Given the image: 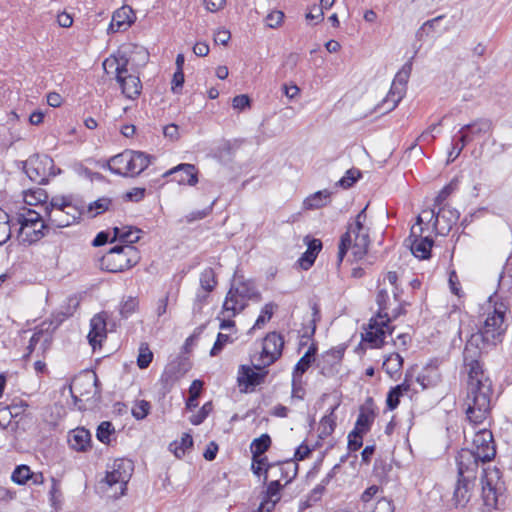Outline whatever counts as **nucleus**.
Returning a JSON list of instances; mask_svg holds the SVG:
<instances>
[{
    "label": "nucleus",
    "mask_w": 512,
    "mask_h": 512,
    "mask_svg": "<svg viewBox=\"0 0 512 512\" xmlns=\"http://www.w3.org/2000/svg\"><path fill=\"white\" fill-rule=\"evenodd\" d=\"M464 367L468 374L467 396L464 401L466 415L471 423L481 424L490 414L492 383L485 376L480 360L465 364Z\"/></svg>",
    "instance_id": "f257e3e1"
},
{
    "label": "nucleus",
    "mask_w": 512,
    "mask_h": 512,
    "mask_svg": "<svg viewBox=\"0 0 512 512\" xmlns=\"http://www.w3.org/2000/svg\"><path fill=\"white\" fill-rule=\"evenodd\" d=\"M366 205L356 216L354 224H349L347 231L341 236L338 250V261L341 263L348 250H352L355 260H361L368 252L370 245L369 228L364 225L367 215Z\"/></svg>",
    "instance_id": "f03ea898"
},
{
    "label": "nucleus",
    "mask_w": 512,
    "mask_h": 512,
    "mask_svg": "<svg viewBox=\"0 0 512 512\" xmlns=\"http://www.w3.org/2000/svg\"><path fill=\"white\" fill-rule=\"evenodd\" d=\"M496 456V445L490 430L478 431L472 442V449L463 448L456 456V463L461 464L470 472L478 471L479 463L492 461Z\"/></svg>",
    "instance_id": "7ed1b4c3"
},
{
    "label": "nucleus",
    "mask_w": 512,
    "mask_h": 512,
    "mask_svg": "<svg viewBox=\"0 0 512 512\" xmlns=\"http://www.w3.org/2000/svg\"><path fill=\"white\" fill-rule=\"evenodd\" d=\"M47 221L57 228L70 226L85 214V203L82 200L72 201L71 197H53L45 208Z\"/></svg>",
    "instance_id": "20e7f679"
},
{
    "label": "nucleus",
    "mask_w": 512,
    "mask_h": 512,
    "mask_svg": "<svg viewBox=\"0 0 512 512\" xmlns=\"http://www.w3.org/2000/svg\"><path fill=\"white\" fill-rule=\"evenodd\" d=\"M261 298L253 281H241L229 289L223 303V312H230L229 317H235L247 307L249 300L259 302Z\"/></svg>",
    "instance_id": "39448f33"
},
{
    "label": "nucleus",
    "mask_w": 512,
    "mask_h": 512,
    "mask_svg": "<svg viewBox=\"0 0 512 512\" xmlns=\"http://www.w3.org/2000/svg\"><path fill=\"white\" fill-rule=\"evenodd\" d=\"M489 303H492V297L489 298ZM490 308H492V311H488L483 325L476 334L482 336V339L488 345H496L502 341L507 328V325H505L507 306L503 302H494L493 305L489 304Z\"/></svg>",
    "instance_id": "423d86ee"
},
{
    "label": "nucleus",
    "mask_w": 512,
    "mask_h": 512,
    "mask_svg": "<svg viewBox=\"0 0 512 512\" xmlns=\"http://www.w3.org/2000/svg\"><path fill=\"white\" fill-rule=\"evenodd\" d=\"M149 61V52L141 45L127 43L120 46L115 54L103 62L104 69L112 68L114 64L127 67L132 72H139Z\"/></svg>",
    "instance_id": "0eeeda50"
},
{
    "label": "nucleus",
    "mask_w": 512,
    "mask_h": 512,
    "mask_svg": "<svg viewBox=\"0 0 512 512\" xmlns=\"http://www.w3.org/2000/svg\"><path fill=\"white\" fill-rule=\"evenodd\" d=\"M139 252L132 245H116L100 261L101 268L111 273L122 272L135 266L139 261Z\"/></svg>",
    "instance_id": "6e6552de"
},
{
    "label": "nucleus",
    "mask_w": 512,
    "mask_h": 512,
    "mask_svg": "<svg viewBox=\"0 0 512 512\" xmlns=\"http://www.w3.org/2000/svg\"><path fill=\"white\" fill-rule=\"evenodd\" d=\"M481 483L482 499L485 507L489 511L496 509L499 498L502 497L506 491L500 470L496 467L493 469H484Z\"/></svg>",
    "instance_id": "1a4fd4ad"
},
{
    "label": "nucleus",
    "mask_w": 512,
    "mask_h": 512,
    "mask_svg": "<svg viewBox=\"0 0 512 512\" xmlns=\"http://www.w3.org/2000/svg\"><path fill=\"white\" fill-rule=\"evenodd\" d=\"M24 171L29 179L37 184H47L51 176L60 173L56 171L53 159L48 155L35 154L24 163Z\"/></svg>",
    "instance_id": "9d476101"
},
{
    "label": "nucleus",
    "mask_w": 512,
    "mask_h": 512,
    "mask_svg": "<svg viewBox=\"0 0 512 512\" xmlns=\"http://www.w3.org/2000/svg\"><path fill=\"white\" fill-rule=\"evenodd\" d=\"M457 468L459 478L453 493L452 501L455 507L463 508L471 499L472 490L475 486L477 470L470 472L465 467H462L461 464H457Z\"/></svg>",
    "instance_id": "9b49d317"
},
{
    "label": "nucleus",
    "mask_w": 512,
    "mask_h": 512,
    "mask_svg": "<svg viewBox=\"0 0 512 512\" xmlns=\"http://www.w3.org/2000/svg\"><path fill=\"white\" fill-rule=\"evenodd\" d=\"M134 471V464L130 459H115L106 473L105 481L109 486L120 485V495H124L127 483Z\"/></svg>",
    "instance_id": "f8f14e48"
},
{
    "label": "nucleus",
    "mask_w": 512,
    "mask_h": 512,
    "mask_svg": "<svg viewBox=\"0 0 512 512\" xmlns=\"http://www.w3.org/2000/svg\"><path fill=\"white\" fill-rule=\"evenodd\" d=\"M116 73V81L119 83L122 93L128 99H136L142 91V83L139 77V72H132L127 67H120L114 64Z\"/></svg>",
    "instance_id": "ddd939ff"
},
{
    "label": "nucleus",
    "mask_w": 512,
    "mask_h": 512,
    "mask_svg": "<svg viewBox=\"0 0 512 512\" xmlns=\"http://www.w3.org/2000/svg\"><path fill=\"white\" fill-rule=\"evenodd\" d=\"M390 322V317H386L385 319L378 317L371 318L368 329L365 333H362V340L370 343L373 348L382 347L385 343L386 333H392V329L389 326Z\"/></svg>",
    "instance_id": "4468645a"
},
{
    "label": "nucleus",
    "mask_w": 512,
    "mask_h": 512,
    "mask_svg": "<svg viewBox=\"0 0 512 512\" xmlns=\"http://www.w3.org/2000/svg\"><path fill=\"white\" fill-rule=\"evenodd\" d=\"M423 214H430V220L434 219V226L442 235L449 233L460 217L456 209L446 205L438 207L437 212L432 209L423 211Z\"/></svg>",
    "instance_id": "2eb2a0df"
},
{
    "label": "nucleus",
    "mask_w": 512,
    "mask_h": 512,
    "mask_svg": "<svg viewBox=\"0 0 512 512\" xmlns=\"http://www.w3.org/2000/svg\"><path fill=\"white\" fill-rule=\"evenodd\" d=\"M284 339L281 334L277 332H270L263 340V348L261 353V360L263 366H270L277 361L283 351Z\"/></svg>",
    "instance_id": "dca6fc26"
},
{
    "label": "nucleus",
    "mask_w": 512,
    "mask_h": 512,
    "mask_svg": "<svg viewBox=\"0 0 512 512\" xmlns=\"http://www.w3.org/2000/svg\"><path fill=\"white\" fill-rule=\"evenodd\" d=\"M492 127V122L489 119H477L460 128L458 141L468 145L469 143L490 134Z\"/></svg>",
    "instance_id": "f3484780"
},
{
    "label": "nucleus",
    "mask_w": 512,
    "mask_h": 512,
    "mask_svg": "<svg viewBox=\"0 0 512 512\" xmlns=\"http://www.w3.org/2000/svg\"><path fill=\"white\" fill-rule=\"evenodd\" d=\"M422 231V227H419L417 231L416 227L413 226L411 228L409 240L411 241L410 249L412 254L419 259L425 260L431 257V249L434 241L429 236L422 237Z\"/></svg>",
    "instance_id": "a211bd4d"
},
{
    "label": "nucleus",
    "mask_w": 512,
    "mask_h": 512,
    "mask_svg": "<svg viewBox=\"0 0 512 512\" xmlns=\"http://www.w3.org/2000/svg\"><path fill=\"white\" fill-rule=\"evenodd\" d=\"M70 386L79 392L81 397L87 396L91 393V390H93L92 397L95 401H99L101 398L100 383L96 374H84L76 378Z\"/></svg>",
    "instance_id": "6ab92c4d"
},
{
    "label": "nucleus",
    "mask_w": 512,
    "mask_h": 512,
    "mask_svg": "<svg viewBox=\"0 0 512 512\" xmlns=\"http://www.w3.org/2000/svg\"><path fill=\"white\" fill-rule=\"evenodd\" d=\"M344 348H332L322 355L317 366L320 369V374L325 377H331L337 372V365L341 362L344 356Z\"/></svg>",
    "instance_id": "aec40b11"
},
{
    "label": "nucleus",
    "mask_w": 512,
    "mask_h": 512,
    "mask_svg": "<svg viewBox=\"0 0 512 512\" xmlns=\"http://www.w3.org/2000/svg\"><path fill=\"white\" fill-rule=\"evenodd\" d=\"M264 366L263 368L260 366H256V369L258 371H254L248 366L242 365L239 370L238 375V383L239 386L244 385L245 391H247L248 388H254L260 384H262L265 380V377L268 374V371L265 370Z\"/></svg>",
    "instance_id": "412c9836"
},
{
    "label": "nucleus",
    "mask_w": 512,
    "mask_h": 512,
    "mask_svg": "<svg viewBox=\"0 0 512 512\" xmlns=\"http://www.w3.org/2000/svg\"><path fill=\"white\" fill-rule=\"evenodd\" d=\"M376 412L372 398H367L365 403L360 407L359 414L355 423L354 430L366 434L370 431L375 420Z\"/></svg>",
    "instance_id": "4be33fe9"
},
{
    "label": "nucleus",
    "mask_w": 512,
    "mask_h": 512,
    "mask_svg": "<svg viewBox=\"0 0 512 512\" xmlns=\"http://www.w3.org/2000/svg\"><path fill=\"white\" fill-rule=\"evenodd\" d=\"M130 155V150H125L111 157L102 165V168L109 169L113 174L122 177H130Z\"/></svg>",
    "instance_id": "5701e85b"
},
{
    "label": "nucleus",
    "mask_w": 512,
    "mask_h": 512,
    "mask_svg": "<svg viewBox=\"0 0 512 512\" xmlns=\"http://www.w3.org/2000/svg\"><path fill=\"white\" fill-rule=\"evenodd\" d=\"M486 345L488 344L482 339V336H479L476 333L471 334L470 338L466 341L463 350L464 365L480 360L482 350Z\"/></svg>",
    "instance_id": "b1692460"
},
{
    "label": "nucleus",
    "mask_w": 512,
    "mask_h": 512,
    "mask_svg": "<svg viewBox=\"0 0 512 512\" xmlns=\"http://www.w3.org/2000/svg\"><path fill=\"white\" fill-rule=\"evenodd\" d=\"M133 11L128 6H123L113 13L111 23L107 29L108 34L127 30L133 23Z\"/></svg>",
    "instance_id": "393cba45"
},
{
    "label": "nucleus",
    "mask_w": 512,
    "mask_h": 512,
    "mask_svg": "<svg viewBox=\"0 0 512 512\" xmlns=\"http://www.w3.org/2000/svg\"><path fill=\"white\" fill-rule=\"evenodd\" d=\"M89 343L95 348L106 338V319L103 314L95 315L90 321Z\"/></svg>",
    "instance_id": "a878e982"
},
{
    "label": "nucleus",
    "mask_w": 512,
    "mask_h": 512,
    "mask_svg": "<svg viewBox=\"0 0 512 512\" xmlns=\"http://www.w3.org/2000/svg\"><path fill=\"white\" fill-rule=\"evenodd\" d=\"M406 89L399 84L392 82L389 93L386 98L377 106V109L380 111L383 109V113L390 112L394 110L398 103L401 101L405 94Z\"/></svg>",
    "instance_id": "bb28decb"
},
{
    "label": "nucleus",
    "mask_w": 512,
    "mask_h": 512,
    "mask_svg": "<svg viewBox=\"0 0 512 512\" xmlns=\"http://www.w3.org/2000/svg\"><path fill=\"white\" fill-rule=\"evenodd\" d=\"M130 177L140 175L155 159L154 156L149 155L142 151L130 150Z\"/></svg>",
    "instance_id": "cd10ccee"
},
{
    "label": "nucleus",
    "mask_w": 512,
    "mask_h": 512,
    "mask_svg": "<svg viewBox=\"0 0 512 512\" xmlns=\"http://www.w3.org/2000/svg\"><path fill=\"white\" fill-rule=\"evenodd\" d=\"M322 249V242L313 238L307 241V250L299 258L298 262L302 269L308 270L315 262L317 255Z\"/></svg>",
    "instance_id": "c85d7f7f"
},
{
    "label": "nucleus",
    "mask_w": 512,
    "mask_h": 512,
    "mask_svg": "<svg viewBox=\"0 0 512 512\" xmlns=\"http://www.w3.org/2000/svg\"><path fill=\"white\" fill-rule=\"evenodd\" d=\"M91 441V435L85 428H77L69 437V445L75 451H86Z\"/></svg>",
    "instance_id": "c756f323"
},
{
    "label": "nucleus",
    "mask_w": 512,
    "mask_h": 512,
    "mask_svg": "<svg viewBox=\"0 0 512 512\" xmlns=\"http://www.w3.org/2000/svg\"><path fill=\"white\" fill-rule=\"evenodd\" d=\"M330 195V191L326 189L317 191L304 200L303 206L307 210L322 208L328 204Z\"/></svg>",
    "instance_id": "7c9ffc66"
},
{
    "label": "nucleus",
    "mask_w": 512,
    "mask_h": 512,
    "mask_svg": "<svg viewBox=\"0 0 512 512\" xmlns=\"http://www.w3.org/2000/svg\"><path fill=\"white\" fill-rule=\"evenodd\" d=\"M113 209V201L109 197H101L87 206L85 205V213L89 214L91 218H94L106 211Z\"/></svg>",
    "instance_id": "2f4dec72"
},
{
    "label": "nucleus",
    "mask_w": 512,
    "mask_h": 512,
    "mask_svg": "<svg viewBox=\"0 0 512 512\" xmlns=\"http://www.w3.org/2000/svg\"><path fill=\"white\" fill-rule=\"evenodd\" d=\"M17 223L20 224V234L23 235L25 230H28L30 226H38L40 223H45L42 220L41 215L31 209H28L25 214H19Z\"/></svg>",
    "instance_id": "473e14b6"
},
{
    "label": "nucleus",
    "mask_w": 512,
    "mask_h": 512,
    "mask_svg": "<svg viewBox=\"0 0 512 512\" xmlns=\"http://www.w3.org/2000/svg\"><path fill=\"white\" fill-rule=\"evenodd\" d=\"M140 232L141 231L139 229H134L132 227L113 228L114 239L128 243L127 245H132L133 243L138 242L140 239Z\"/></svg>",
    "instance_id": "72a5a7b5"
},
{
    "label": "nucleus",
    "mask_w": 512,
    "mask_h": 512,
    "mask_svg": "<svg viewBox=\"0 0 512 512\" xmlns=\"http://www.w3.org/2000/svg\"><path fill=\"white\" fill-rule=\"evenodd\" d=\"M316 353L317 348L312 344L295 365L293 373L296 375H303L315 361Z\"/></svg>",
    "instance_id": "f704fd0d"
},
{
    "label": "nucleus",
    "mask_w": 512,
    "mask_h": 512,
    "mask_svg": "<svg viewBox=\"0 0 512 512\" xmlns=\"http://www.w3.org/2000/svg\"><path fill=\"white\" fill-rule=\"evenodd\" d=\"M271 443V437L266 433L252 441L250 444V450L252 457H254V462H257V457L259 458V456L264 455V453L269 450Z\"/></svg>",
    "instance_id": "c9c22d12"
},
{
    "label": "nucleus",
    "mask_w": 512,
    "mask_h": 512,
    "mask_svg": "<svg viewBox=\"0 0 512 512\" xmlns=\"http://www.w3.org/2000/svg\"><path fill=\"white\" fill-rule=\"evenodd\" d=\"M338 408V404L331 407L328 414H326L320 421V437L324 438L330 436L336 427V415L335 410Z\"/></svg>",
    "instance_id": "e433bc0d"
},
{
    "label": "nucleus",
    "mask_w": 512,
    "mask_h": 512,
    "mask_svg": "<svg viewBox=\"0 0 512 512\" xmlns=\"http://www.w3.org/2000/svg\"><path fill=\"white\" fill-rule=\"evenodd\" d=\"M179 185L195 186L198 183V171L195 165L193 169L188 171L186 169L178 170V173L172 179Z\"/></svg>",
    "instance_id": "4c0bfd02"
},
{
    "label": "nucleus",
    "mask_w": 512,
    "mask_h": 512,
    "mask_svg": "<svg viewBox=\"0 0 512 512\" xmlns=\"http://www.w3.org/2000/svg\"><path fill=\"white\" fill-rule=\"evenodd\" d=\"M279 466V477L287 479L285 485L289 484L298 473V464L294 460L285 461L282 463H276Z\"/></svg>",
    "instance_id": "58836bf2"
},
{
    "label": "nucleus",
    "mask_w": 512,
    "mask_h": 512,
    "mask_svg": "<svg viewBox=\"0 0 512 512\" xmlns=\"http://www.w3.org/2000/svg\"><path fill=\"white\" fill-rule=\"evenodd\" d=\"M193 446V438L190 434L184 433L181 437L180 442H173L170 444V450L175 454L177 458H182L188 449Z\"/></svg>",
    "instance_id": "ea45409f"
},
{
    "label": "nucleus",
    "mask_w": 512,
    "mask_h": 512,
    "mask_svg": "<svg viewBox=\"0 0 512 512\" xmlns=\"http://www.w3.org/2000/svg\"><path fill=\"white\" fill-rule=\"evenodd\" d=\"M402 366H403L402 356L398 353H392L385 359V361L383 362L382 368L390 377H393L394 374H396L400 371Z\"/></svg>",
    "instance_id": "a19ab883"
},
{
    "label": "nucleus",
    "mask_w": 512,
    "mask_h": 512,
    "mask_svg": "<svg viewBox=\"0 0 512 512\" xmlns=\"http://www.w3.org/2000/svg\"><path fill=\"white\" fill-rule=\"evenodd\" d=\"M203 381L201 380H194L189 388V397L186 400V409L193 410L198 406V397L201 394L202 388H203Z\"/></svg>",
    "instance_id": "79ce46f5"
},
{
    "label": "nucleus",
    "mask_w": 512,
    "mask_h": 512,
    "mask_svg": "<svg viewBox=\"0 0 512 512\" xmlns=\"http://www.w3.org/2000/svg\"><path fill=\"white\" fill-rule=\"evenodd\" d=\"M217 284L214 270L210 267L204 269L200 275V286L202 290L212 292Z\"/></svg>",
    "instance_id": "37998d69"
},
{
    "label": "nucleus",
    "mask_w": 512,
    "mask_h": 512,
    "mask_svg": "<svg viewBox=\"0 0 512 512\" xmlns=\"http://www.w3.org/2000/svg\"><path fill=\"white\" fill-rule=\"evenodd\" d=\"M376 302L378 305V312L375 317L383 318L390 317L388 310L389 295L385 289H380L376 296Z\"/></svg>",
    "instance_id": "c03bdc74"
},
{
    "label": "nucleus",
    "mask_w": 512,
    "mask_h": 512,
    "mask_svg": "<svg viewBox=\"0 0 512 512\" xmlns=\"http://www.w3.org/2000/svg\"><path fill=\"white\" fill-rule=\"evenodd\" d=\"M44 228H46L45 223H40V225L38 226H30V228L28 230H25L23 233L25 234L23 241L29 244L39 241L45 235L43 232Z\"/></svg>",
    "instance_id": "a18cd8bd"
},
{
    "label": "nucleus",
    "mask_w": 512,
    "mask_h": 512,
    "mask_svg": "<svg viewBox=\"0 0 512 512\" xmlns=\"http://www.w3.org/2000/svg\"><path fill=\"white\" fill-rule=\"evenodd\" d=\"M114 431L115 429L111 422L103 421L97 428L96 437L100 442L109 444L110 436L112 433H114Z\"/></svg>",
    "instance_id": "49530a36"
},
{
    "label": "nucleus",
    "mask_w": 512,
    "mask_h": 512,
    "mask_svg": "<svg viewBox=\"0 0 512 512\" xmlns=\"http://www.w3.org/2000/svg\"><path fill=\"white\" fill-rule=\"evenodd\" d=\"M457 189V180H452L449 184L444 186L438 193L434 200V206H444V201Z\"/></svg>",
    "instance_id": "de8ad7c7"
},
{
    "label": "nucleus",
    "mask_w": 512,
    "mask_h": 512,
    "mask_svg": "<svg viewBox=\"0 0 512 512\" xmlns=\"http://www.w3.org/2000/svg\"><path fill=\"white\" fill-rule=\"evenodd\" d=\"M274 307H276L274 303L265 304L251 330L260 329L267 321H269L273 316Z\"/></svg>",
    "instance_id": "09e8293b"
},
{
    "label": "nucleus",
    "mask_w": 512,
    "mask_h": 512,
    "mask_svg": "<svg viewBox=\"0 0 512 512\" xmlns=\"http://www.w3.org/2000/svg\"><path fill=\"white\" fill-rule=\"evenodd\" d=\"M360 176L361 172L358 169H349L337 184L344 189L350 188L356 183Z\"/></svg>",
    "instance_id": "8fccbe9b"
},
{
    "label": "nucleus",
    "mask_w": 512,
    "mask_h": 512,
    "mask_svg": "<svg viewBox=\"0 0 512 512\" xmlns=\"http://www.w3.org/2000/svg\"><path fill=\"white\" fill-rule=\"evenodd\" d=\"M153 359V353L149 349L147 344H141L139 349V355L137 358V365L140 369L147 368Z\"/></svg>",
    "instance_id": "3c124183"
},
{
    "label": "nucleus",
    "mask_w": 512,
    "mask_h": 512,
    "mask_svg": "<svg viewBox=\"0 0 512 512\" xmlns=\"http://www.w3.org/2000/svg\"><path fill=\"white\" fill-rule=\"evenodd\" d=\"M151 409V404L146 400L137 401L132 407V415L137 420H142L147 417Z\"/></svg>",
    "instance_id": "603ef678"
},
{
    "label": "nucleus",
    "mask_w": 512,
    "mask_h": 512,
    "mask_svg": "<svg viewBox=\"0 0 512 512\" xmlns=\"http://www.w3.org/2000/svg\"><path fill=\"white\" fill-rule=\"evenodd\" d=\"M212 410H213L212 402H210V401L206 402L196 414H194L190 417L189 420H190L191 424L200 425L201 423L204 422V420L208 417V415L211 413Z\"/></svg>",
    "instance_id": "864d4df0"
},
{
    "label": "nucleus",
    "mask_w": 512,
    "mask_h": 512,
    "mask_svg": "<svg viewBox=\"0 0 512 512\" xmlns=\"http://www.w3.org/2000/svg\"><path fill=\"white\" fill-rule=\"evenodd\" d=\"M30 468L26 465H20L15 468V470L12 473L11 479L13 482L17 484H25L28 479L30 478Z\"/></svg>",
    "instance_id": "5fc2aeb1"
},
{
    "label": "nucleus",
    "mask_w": 512,
    "mask_h": 512,
    "mask_svg": "<svg viewBox=\"0 0 512 512\" xmlns=\"http://www.w3.org/2000/svg\"><path fill=\"white\" fill-rule=\"evenodd\" d=\"M233 340L231 337L224 333H218L216 341L210 350V356L215 357L217 356L225 347L227 343H231Z\"/></svg>",
    "instance_id": "6e6d98bb"
},
{
    "label": "nucleus",
    "mask_w": 512,
    "mask_h": 512,
    "mask_svg": "<svg viewBox=\"0 0 512 512\" xmlns=\"http://www.w3.org/2000/svg\"><path fill=\"white\" fill-rule=\"evenodd\" d=\"M364 433H360L357 430H352L348 435V449L349 451H357L363 445V436Z\"/></svg>",
    "instance_id": "4d7b16f0"
},
{
    "label": "nucleus",
    "mask_w": 512,
    "mask_h": 512,
    "mask_svg": "<svg viewBox=\"0 0 512 512\" xmlns=\"http://www.w3.org/2000/svg\"><path fill=\"white\" fill-rule=\"evenodd\" d=\"M305 396L302 375H292V397L302 400Z\"/></svg>",
    "instance_id": "13d9d810"
},
{
    "label": "nucleus",
    "mask_w": 512,
    "mask_h": 512,
    "mask_svg": "<svg viewBox=\"0 0 512 512\" xmlns=\"http://www.w3.org/2000/svg\"><path fill=\"white\" fill-rule=\"evenodd\" d=\"M401 396H403V394L399 391V389L396 387H392L388 392L386 399L388 409H396L400 403Z\"/></svg>",
    "instance_id": "bf43d9fd"
},
{
    "label": "nucleus",
    "mask_w": 512,
    "mask_h": 512,
    "mask_svg": "<svg viewBox=\"0 0 512 512\" xmlns=\"http://www.w3.org/2000/svg\"><path fill=\"white\" fill-rule=\"evenodd\" d=\"M284 19V13L280 10H273L266 16V24L270 28L279 27Z\"/></svg>",
    "instance_id": "052dcab7"
},
{
    "label": "nucleus",
    "mask_w": 512,
    "mask_h": 512,
    "mask_svg": "<svg viewBox=\"0 0 512 512\" xmlns=\"http://www.w3.org/2000/svg\"><path fill=\"white\" fill-rule=\"evenodd\" d=\"M138 307V300L133 297H129L124 303H122L120 308V314L124 318H128L132 313L135 312Z\"/></svg>",
    "instance_id": "680f3d73"
},
{
    "label": "nucleus",
    "mask_w": 512,
    "mask_h": 512,
    "mask_svg": "<svg viewBox=\"0 0 512 512\" xmlns=\"http://www.w3.org/2000/svg\"><path fill=\"white\" fill-rule=\"evenodd\" d=\"M250 104V98L246 94L237 95L232 100L233 108L239 111H243L246 108H249Z\"/></svg>",
    "instance_id": "e2e57ef3"
},
{
    "label": "nucleus",
    "mask_w": 512,
    "mask_h": 512,
    "mask_svg": "<svg viewBox=\"0 0 512 512\" xmlns=\"http://www.w3.org/2000/svg\"><path fill=\"white\" fill-rule=\"evenodd\" d=\"M466 145L467 144L463 142H461V145H458V142H456V137H452L451 149L448 153L447 162H453L456 158H458Z\"/></svg>",
    "instance_id": "0e129e2a"
},
{
    "label": "nucleus",
    "mask_w": 512,
    "mask_h": 512,
    "mask_svg": "<svg viewBox=\"0 0 512 512\" xmlns=\"http://www.w3.org/2000/svg\"><path fill=\"white\" fill-rule=\"evenodd\" d=\"M209 293L205 290H199L195 297L194 302V311L200 312L205 304H207L209 299Z\"/></svg>",
    "instance_id": "69168bd1"
},
{
    "label": "nucleus",
    "mask_w": 512,
    "mask_h": 512,
    "mask_svg": "<svg viewBox=\"0 0 512 512\" xmlns=\"http://www.w3.org/2000/svg\"><path fill=\"white\" fill-rule=\"evenodd\" d=\"M282 487L283 486L280 484L279 479L273 480V481L269 482L267 484V489H266V492H265V496H267V498H277V497H280L279 493H280V490L282 489Z\"/></svg>",
    "instance_id": "338daca9"
},
{
    "label": "nucleus",
    "mask_w": 512,
    "mask_h": 512,
    "mask_svg": "<svg viewBox=\"0 0 512 512\" xmlns=\"http://www.w3.org/2000/svg\"><path fill=\"white\" fill-rule=\"evenodd\" d=\"M146 189L135 187L125 194V199L132 202H139L145 197Z\"/></svg>",
    "instance_id": "774afa93"
}]
</instances>
